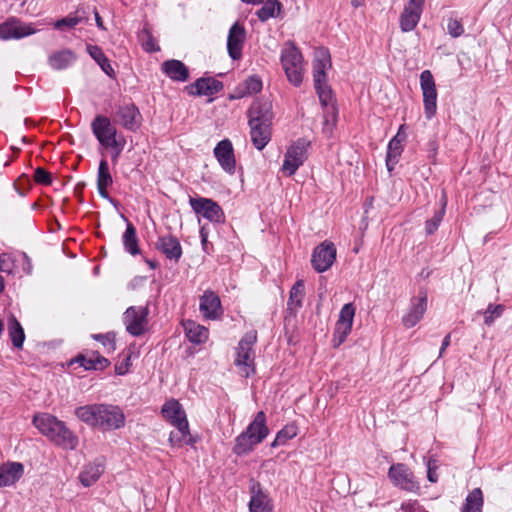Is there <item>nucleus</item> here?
Segmentation results:
<instances>
[{"instance_id":"1","label":"nucleus","mask_w":512,"mask_h":512,"mask_svg":"<svg viewBox=\"0 0 512 512\" xmlns=\"http://www.w3.org/2000/svg\"><path fill=\"white\" fill-rule=\"evenodd\" d=\"M35 427L48 439L64 449L74 450L78 437L55 416L48 413L37 414L33 418Z\"/></svg>"},{"instance_id":"2","label":"nucleus","mask_w":512,"mask_h":512,"mask_svg":"<svg viewBox=\"0 0 512 512\" xmlns=\"http://www.w3.org/2000/svg\"><path fill=\"white\" fill-rule=\"evenodd\" d=\"M331 68V58L327 49H318L313 62L314 88L321 104L331 103L333 94L327 83V71Z\"/></svg>"},{"instance_id":"3","label":"nucleus","mask_w":512,"mask_h":512,"mask_svg":"<svg viewBox=\"0 0 512 512\" xmlns=\"http://www.w3.org/2000/svg\"><path fill=\"white\" fill-rule=\"evenodd\" d=\"M280 60L288 81L294 86H299L303 80V57L293 42L284 45Z\"/></svg>"},{"instance_id":"4","label":"nucleus","mask_w":512,"mask_h":512,"mask_svg":"<svg viewBox=\"0 0 512 512\" xmlns=\"http://www.w3.org/2000/svg\"><path fill=\"white\" fill-rule=\"evenodd\" d=\"M257 342V332L250 330L239 341L237 347V356L235 365L240 369L243 376L249 377L254 373V349L253 346Z\"/></svg>"},{"instance_id":"5","label":"nucleus","mask_w":512,"mask_h":512,"mask_svg":"<svg viewBox=\"0 0 512 512\" xmlns=\"http://www.w3.org/2000/svg\"><path fill=\"white\" fill-rule=\"evenodd\" d=\"M311 142L305 138H299L291 144L284 156L282 172L287 176H292L298 168L304 164L308 158V150Z\"/></svg>"},{"instance_id":"6","label":"nucleus","mask_w":512,"mask_h":512,"mask_svg":"<svg viewBox=\"0 0 512 512\" xmlns=\"http://www.w3.org/2000/svg\"><path fill=\"white\" fill-rule=\"evenodd\" d=\"M420 88L423 95L424 113L428 120L435 116L437 111V89L434 77L430 70L420 74Z\"/></svg>"},{"instance_id":"7","label":"nucleus","mask_w":512,"mask_h":512,"mask_svg":"<svg viewBox=\"0 0 512 512\" xmlns=\"http://www.w3.org/2000/svg\"><path fill=\"white\" fill-rule=\"evenodd\" d=\"M148 308L143 306H131L123 314V323L126 331L132 336H141L147 330Z\"/></svg>"},{"instance_id":"8","label":"nucleus","mask_w":512,"mask_h":512,"mask_svg":"<svg viewBox=\"0 0 512 512\" xmlns=\"http://www.w3.org/2000/svg\"><path fill=\"white\" fill-rule=\"evenodd\" d=\"M91 129L98 142L103 146L111 144L113 141L124 137L118 134L116 127L106 116L97 115L91 123Z\"/></svg>"},{"instance_id":"9","label":"nucleus","mask_w":512,"mask_h":512,"mask_svg":"<svg viewBox=\"0 0 512 512\" xmlns=\"http://www.w3.org/2000/svg\"><path fill=\"white\" fill-rule=\"evenodd\" d=\"M388 477L392 483L409 492H416L419 490V484L415 480L412 471L402 463L393 464L388 471Z\"/></svg>"},{"instance_id":"10","label":"nucleus","mask_w":512,"mask_h":512,"mask_svg":"<svg viewBox=\"0 0 512 512\" xmlns=\"http://www.w3.org/2000/svg\"><path fill=\"white\" fill-rule=\"evenodd\" d=\"M99 429L104 431L116 430L125 425L123 411L115 405L100 404Z\"/></svg>"},{"instance_id":"11","label":"nucleus","mask_w":512,"mask_h":512,"mask_svg":"<svg viewBox=\"0 0 512 512\" xmlns=\"http://www.w3.org/2000/svg\"><path fill=\"white\" fill-rule=\"evenodd\" d=\"M336 259V248L332 242L324 241L315 247L311 264L312 267L319 273L327 271Z\"/></svg>"},{"instance_id":"12","label":"nucleus","mask_w":512,"mask_h":512,"mask_svg":"<svg viewBox=\"0 0 512 512\" xmlns=\"http://www.w3.org/2000/svg\"><path fill=\"white\" fill-rule=\"evenodd\" d=\"M189 204L196 214L201 215L210 222L219 223L224 218L222 208L212 199L209 198H190Z\"/></svg>"},{"instance_id":"13","label":"nucleus","mask_w":512,"mask_h":512,"mask_svg":"<svg viewBox=\"0 0 512 512\" xmlns=\"http://www.w3.org/2000/svg\"><path fill=\"white\" fill-rule=\"evenodd\" d=\"M354 315L355 308L353 304L347 303L342 307L333 335V343L335 347L341 345L351 332Z\"/></svg>"},{"instance_id":"14","label":"nucleus","mask_w":512,"mask_h":512,"mask_svg":"<svg viewBox=\"0 0 512 512\" xmlns=\"http://www.w3.org/2000/svg\"><path fill=\"white\" fill-rule=\"evenodd\" d=\"M427 310V292L419 291L418 295L412 297L406 314L402 317V323L406 328H412L421 321Z\"/></svg>"},{"instance_id":"15","label":"nucleus","mask_w":512,"mask_h":512,"mask_svg":"<svg viewBox=\"0 0 512 512\" xmlns=\"http://www.w3.org/2000/svg\"><path fill=\"white\" fill-rule=\"evenodd\" d=\"M36 32L37 30L31 24H26L16 18H11L0 24V39L2 40L21 39Z\"/></svg>"},{"instance_id":"16","label":"nucleus","mask_w":512,"mask_h":512,"mask_svg":"<svg viewBox=\"0 0 512 512\" xmlns=\"http://www.w3.org/2000/svg\"><path fill=\"white\" fill-rule=\"evenodd\" d=\"M199 310L205 319H219L223 313L219 296L212 290H206L200 297Z\"/></svg>"},{"instance_id":"17","label":"nucleus","mask_w":512,"mask_h":512,"mask_svg":"<svg viewBox=\"0 0 512 512\" xmlns=\"http://www.w3.org/2000/svg\"><path fill=\"white\" fill-rule=\"evenodd\" d=\"M214 156L221 168L228 174H234L236 169V160L234 149L229 139L221 140L214 148Z\"/></svg>"},{"instance_id":"18","label":"nucleus","mask_w":512,"mask_h":512,"mask_svg":"<svg viewBox=\"0 0 512 512\" xmlns=\"http://www.w3.org/2000/svg\"><path fill=\"white\" fill-rule=\"evenodd\" d=\"M246 38V31L239 23H234L228 33L227 50L233 60H238L242 56V49Z\"/></svg>"},{"instance_id":"19","label":"nucleus","mask_w":512,"mask_h":512,"mask_svg":"<svg viewBox=\"0 0 512 512\" xmlns=\"http://www.w3.org/2000/svg\"><path fill=\"white\" fill-rule=\"evenodd\" d=\"M156 249L161 252L167 259L177 263L182 256V247L178 238L174 235L167 234L160 236L155 244Z\"/></svg>"},{"instance_id":"20","label":"nucleus","mask_w":512,"mask_h":512,"mask_svg":"<svg viewBox=\"0 0 512 512\" xmlns=\"http://www.w3.org/2000/svg\"><path fill=\"white\" fill-rule=\"evenodd\" d=\"M253 425H248L245 431L239 434L235 439L233 452L238 455H247L254 450V448L263 441V435L257 437L250 435L253 430Z\"/></svg>"},{"instance_id":"21","label":"nucleus","mask_w":512,"mask_h":512,"mask_svg":"<svg viewBox=\"0 0 512 512\" xmlns=\"http://www.w3.org/2000/svg\"><path fill=\"white\" fill-rule=\"evenodd\" d=\"M141 115L133 104L120 106L116 112V121L124 128L135 131L140 126Z\"/></svg>"},{"instance_id":"22","label":"nucleus","mask_w":512,"mask_h":512,"mask_svg":"<svg viewBox=\"0 0 512 512\" xmlns=\"http://www.w3.org/2000/svg\"><path fill=\"white\" fill-rule=\"evenodd\" d=\"M162 414L173 426H181L180 430L187 428L186 413L178 401L174 399L167 401L162 407Z\"/></svg>"},{"instance_id":"23","label":"nucleus","mask_w":512,"mask_h":512,"mask_svg":"<svg viewBox=\"0 0 512 512\" xmlns=\"http://www.w3.org/2000/svg\"><path fill=\"white\" fill-rule=\"evenodd\" d=\"M270 123L249 119L251 141L256 149L262 150L270 141Z\"/></svg>"},{"instance_id":"24","label":"nucleus","mask_w":512,"mask_h":512,"mask_svg":"<svg viewBox=\"0 0 512 512\" xmlns=\"http://www.w3.org/2000/svg\"><path fill=\"white\" fill-rule=\"evenodd\" d=\"M189 94L212 96L223 89L222 82L212 77L199 78L195 83L186 87Z\"/></svg>"},{"instance_id":"25","label":"nucleus","mask_w":512,"mask_h":512,"mask_svg":"<svg viewBox=\"0 0 512 512\" xmlns=\"http://www.w3.org/2000/svg\"><path fill=\"white\" fill-rule=\"evenodd\" d=\"M423 5L406 3L400 15V28L403 32L412 31L418 24Z\"/></svg>"},{"instance_id":"26","label":"nucleus","mask_w":512,"mask_h":512,"mask_svg":"<svg viewBox=\"0 0 512 512\" xmlns=\"http://www.w3.org/2000/svg\"><path fill=\"white\" fill-rule=\"evenodd\" d=\"M250 119H257L258 122H272V102L268 98H260L253 102L249 110Z\"/></svg>"},{"instance_id":"27","label":"nucleus","mask_w":512,"mask_h":512,"mask_svg":"<svg viewBox=\"0 0 512 512\" xmlns=\"http://www.w3.org/2000/svg\"><path fill=\"white\" fill-rule=\"evenodd\" d=\"M23 474V465L18 462H10L0 467V487L14 484Z\"/></svg>"},{"instance_id":"28","label":"nucleus","mask_w":512,"mask_h":512,"mask_svg":"<svg viewBox=\"0 0 512 512\" xmlns=\"http://www.w3.org/2000/svg\"><path fill=\"white\" fill-rule=\"evenodd\" d=\"M249 510L250 512H273V507L270 504L268 495L261 491L259 485L252 487Z\"/></svg>"},{"instance_id":"29","label":"nucleus","mask_w":512,"mask_h":512,"mask_svg":"<svg viewBox=\"0 0 512 512\" xmlns=\"http://www.w3.org/2000/svg\"><path fill=\"white\" fill-rule=\"evenodd\" d=\"M162 71L172 80L184 82L189 77L187 67L179 60H167L162 64Z\"/></svg>"},{"instance_id":"30","label":"nucleus","mask_w":512,"mask_h":512,"mask_svg":"<svg viewBox=\"0 0 512 512\" xmlns=\"http://www.w3.org/2000/svg\"><path fill=\"white\" fill-rule=\"evenodd\" d=\"M99 410L100 404L84 405L75 409V415L88 426L99 429Z\"/></svg>"},{"instance_id":"31","label":"nucleus","mask_w":512,"mask_h":512,"mask_svg":"<svg viewBox=\"0 0 512 512\" xmlns=\"http://www.w3.org/2000/svg\"><path fill=\"white\" fill-rule=\"evenodd\" d=\"M76 56L70 49H63L52 53L48 58V63L54 70H63L74 63Z\"/></svg>"},{"instance_id":"32","label":"nucleus","mask_w":512,"mask_h":512,"mask_svg":"<svg viewBox=\"0 0 512 512\" xmlns=\"http://www.w3.org/2000/svg\"><path fill=\"white\" fill-rule=\"evenodd\" d=\"M112 183L113 179L109 172L108 162L105 159H102L99 163L97 173V188L99 195L102 198L107 199L109 197L107 189L112 185Z\"/></svg>"},{"instance_id":"33","label":"nucleus","mask_w":512,"mask_h":512,"mask_svg":"<svg viewBox=\"0 0 512 512\" xmlns=\"http://www.w3.org/2000/svg\"><path fill=\"white\" fill-rule=\"evenodd\" d=\"M184 330L189 341L195 344L204 343L209 337L208 329L192 320L184 323Z\"/></svg>"},{"instance_id":"34","label":"nucleus","mask_w":512,"mask_h":512,"mask_svg":"<svg viewBox=\"0 0 512 512\" xmlns=\"http://www.w3.org/2000/svg\"><path fill=\"white\" fill-rule=\"evenodd\" d=\"M324 107V121L322 132L330 137L333 134V131L337 124L338 119V109L334 103V98H332L331 103L321 104Z\"/></svg>"},{"instance_id":"35","label":"nucleus","mask_w":512,"mask_h":512,"mask_svg":"<svg viewBox=\"0 0 512 512\" xmlns=\"http://www.w3.org/2000/svg\"><path fill=\"white\" fill-rule=\"evenodd\" d=\"M103 472L104 466L102 463H89L84 466L79 474V480L85 487H89L100 478Z\"/></svg>"},{"instance_id":"36","label":"nucleus","mask_w":512,"mask_h":512,"mask_svg":"<svg viewBox=\"0 0 512 512\" xmlns=\"http://www.w3.org/2000/svg\"><path fill=\"white\" fill-rule=\"evenodd\" d=\"M8 333L15 348H22L25 340V333L17 318L11 314L8 319Z\"/></svg>"},{"instance_id":"37","label":"nucleus","mask_w":512,"mask_h":512,"mask_svg":"<svg viewBox=\"0 0 512 512\" xmlns=\"http://www.w3.org/2000/svg\"><path fill=\"white\" fill-rule=\"evenodd\" d=\"M305 295V285L303 280H298L292 286L287 302L288 309L297 311L302 307V301Z\"/></svg>"},{"instance_id":"38","label":"nucleus","mask_w":512,"mask_h":512,"mask_svg":"<svg viewBox=\"0 0 512 512\" xmlns=\"http://www.w3.org/2000/svg\"><path fill=\"white\" fill-rule=\"evenodd\" d=\"M86 50L108 76L114 75V69L100 47L88 44Z\"/></svg>"},{"instance_id":"39","label":"nucleus","mask_w":512,"mask_h":512,"mask_svg":"<svg viewBox=\"0 0 512 512\" xmlns=\"http://www.w3.org/2000/svg\"><path fill=\"white\" fill-rule=\"evenodd\" d=\"M483 494L480 488L473 489L466 497L461 512H482Z\"/></svg>"},{"instance_id":"40","label":"nucleus","mask_w":512,"mask_h":512,"mask_svg":"<svg viewBox=\"0 0 512 512\" xmlns=\"http://www.w3.org/2000/svg\"><path fill=\"white\" fill-rule=\"evenodd\" d=\"M123 245L125 250L131 255L139 254L140 250L138 247V238L136 234V229L132 223L128 222L126 230L122 237Z\"/></svg>"},{"instance_id":"41","label":"nucleus","mask_w":512,"mask_h":512,"mask_svg":"<svg viewBox=\"0 0 512 512\" xmlns=\"http://www.w3.org/2000/svg\"><path fill=\"white\" fill-rule=\"evenodd\" d=\"M298 433V428L294 424H289L283 427L276 435L272 442V447L284 445L288 440L294 438Z\"/></svg>"},{"instance_id":"42","label":"nucleus","mask_w":512,"mask_h":512,"mask_svg":"<svg viewBox=\"0 0 512 512\" xmlns=\"http://www.w3.org/2000/svg\"><path fill=\"white\" fill-rule=\"evenodd\" d=\"M78 362L80 363V365L82 367H84L86 370H90V369H104L106 368L108 365H109V361L102 357V356H99V355H95L93 357H90V358H86L84 356H81L78 358Z\"/></svg>"},{"instance_id":"43","label":"nucleus","mask_w":512,"mask_h":512,"mask_svg":"<svg viewBox=\"0 0 512 512\" xmlns=\"http://www.w3.org/2000/svg\"><path fill=\"white\" fill-rule=\"evenodd\" d=\"M253 425V430L250 432V435L257 437V435H263V440L268 436L269 429L266 425V416L263 411H259L254 420L249 424Z\"/></svg>"},{"instance_id":"44","label":"nucleus","mask_w":512,"mask_h":512,"mask_svg":"<svg viewBox=\"0 0 512 512\" xmlns=\"http://www.w3.org/2000/svg\"><path fill=\"white\" fill-rule=\"evenodd\" d=\"M446 199L442 198V207L435 212L433 217L426 221L425 230L427 234H433L439 227L445 214Z\"/></svg>"},{"instance_id":"45","label":"nucleus","mask_w":512,"mask_h":512,"mask_svg":"<svg viewBox=\"0 0 512 512\" xmlns=\"http://www.w3.org/2000/svg\"><path fill=\"white\" fill-rule=\"evenodd\" d=\"M504 309L505 307L502 304H489L483 312L485 325L491 326L496 319L503 315Z\"/></svg>"},{"instance_id":"46","label":"nucleus","mask_w":512,"mask_h":512,"mask_svg":"<svg viewBox=\"0 0 512 512\" xmlns=\"http://www.w3.org/2000/svg\"><path fill=\"white\" fill-rule=\"evenodd\" d=\"M176 431H172L169 436V441L172 445H181L182 443L191 444L192 439L189 433V425L184 430H180L181 426H175Z\"/></svg>"},{"instance_id":"47","label":"nucleus","mask_w":512,"mask_h":512,"mask_svg":"<svg viewBox=\"0 0 512 512\" xmlns=\"http://www.w3.org/2000/svg\"><path fill=\"white\" fill-rule=\"evenodd\" d=\"M139 38L142 43V47L145 51L156 52L160 50L159 46L156 43V40L154 39L153 35L147 28H144L140 32Z\"/></svg>"},{"instance_id":"48","label":"nucleus","mask_w":512,"mask_h":512,"mask_svg":"<svg viewBox=\"0 0 512 512\" xmlns=\"http://www.w3.org/2000/svg\"><path fill=\"white\" fill-rule=\"evenodd\" d=\"M280 3L277 0H267V2L257 11V16L261 21H266L275 16L276 7L279 8Z\"/></svg>"},{"instance_id":"49","label":"nucleus","mask_w":512,"mask_h":512,"mask_svg":"<svg viewBox=\"0 0 512 512\" xmlns=\"http://www.w3.org/2000/svg\"><path fill=\"white\" fill-rule=\"evenodd\" d=\"M93 338L97 341H99L104 348L106 349V352L110 353L115 351L116 344H115V334L112 332L106 333V334H96L93 335Z\"/></svg>"},{"instance_id":"50","label":"nucleus","mask_w":512,"mask_h":512,"mask_svg":"<svg viewBox=\"0 0 512 512\" xmlns=\"http://www.w3.org/2000/svg\"><path fill=\"white\" fill-rule=\"evenodd\" d=\"M126 145V140L124 137L119 138L116 141H113L111 144L105 146L107 149H111L112 153V161L113 163H116L121 152L123 151L124 147Z\"/></svg>"},{"instance_id":"51","label":"nucleus","mask_w":512,"mask_h":512,"mask_svg":"<svg viewBox=\"0 0 512 512\" xmlns=\"http://www.w3.org/2000/svg\"><path fill=\"white\" fill-rule=\"evenodd\" d=\"M447 30H448V33L452 37H455V38L461 36L464 33V28H463L462 23L458 19H455V18L448 19Z\"/></svg>"},{"instance_id":"52","label":"nucleus","mask_w":512,"mask_h":512,"mask_svg":"<svg viewBox=\"0 0 512 512\" xmlns=\"http://www.w3.org/2000/svg\"><path fill=\"white\" fill-rule=\"evenodd\" d=\"M402 151V144L396 139H391L387 147V156L391 157V161L399 159Z\"/></svg>"},{"instance_id":"53","label":"nucleus","mask_w":512,"mask_h":512,"mask_svg":"<svg viewBox=\"0 0 512 512\" xmlns=\"http://www.w3.org/2000/svg\"><path fill=\"white\" fill-rule=\"evenodd\" d=\"M81 21V19L77 16H67L65 18H62L60 20H57L55 23H54V27L56 29H63V28H73L75 27L77 24H79Z\"/></svg>"},{"instance_id":"54","label":"nucleus","mask_w":512,"mask_h":512,"mask_svg":"<svg viewBox=\"0 0 512 512\" xmlns=\"http://www.w3.org/2000/svg\"><path fill=\"white\" fill-rule=\"evenodd\" d=\"M245 89L247 94L257 93L262 89V81L256 76L249 77L245 81Z\"/></svg>"},{"instance_id":"55","label":"nucleus","mask_w":512,"mask_h":512,"mask_svg":"<svg viewBox=\"0 0 512 512\" xmlns=\"http://www.w3.org/2000/svg\"><path fill=\"white\" fill-rule=\"evenodd\" d=\"M34 180L42 185H50L52 183L51 174L42 167L35 169Z\"/></svg>"},{"instance_id":"56","label":"nucleus","mask_w":512,"mask_h":512,"mask_svg":"<svg viewBox=\"0 0 512 512\" xmlns=\"http://www.w3.org/2000/svg\"><path fill=\"white\" fill-rule=\"evenodd\" d=\"M436 470H437L436 460L429 459L427 462V477H428V480L432 483H435L438 481V474H437Z\"/></svg>"},{"instance_id":"57","label":"nucleus","mask_w":512,"mask_h":512,"mask_svg":"<svg viewBox=\"0 0 512 512\" xmlns=\"http://www.w3.org/2000/svg\"><path fill=\"white\" fill-rule=\"evenodd\" d=\"M130 367V356L125 357L121 362L115 365V372L118 375H125Z\"/></svg>"},{"instance_id":"58","label":"nucleus","mask_w":512,"mask_h":512,"mask_svg":"<svg viewBox=\"0 0 512 512\" xmlns=\"http://www.w3.org/2000/svg\"><path fill=\"white\" fill-rule=\"evenodd\" d=\"M0 271L10 273L12 271V265L10 258L6 254L0 256Z\"/></svg>"},{"instance_id":"59","label":"nucleus","mask_w":512,"mask_h":512,"mask_svg":"<svg viewBox=\"0 0 512 512\" xmlns=\"http://www.w3.org/2000/svg\"><path fill=\"white\" fill-rule=\"evenodd\" d=\"M450 345V334L446 335L442 341V345L439 352V357H442L446 348Z\"/></svg>"},{"instance_id":"60","label":"nucleus","mask_w":512,"mask_h":512,"mask_svg":"<svg viewBox=\"0 0 512 512\" xmlns=\"http://www.w3.org/2000/svg\"><path fill=\"white\" fill-rule=\"evenodd\" d=\"M392 139L398 140L401 144L405 141L406 133L403 131V126H400L397 134Z\"/></svg>"},{"instance_id":"61","label":"nucleus","mask_w":512,"mask_h":512,"mask_svg":"<svg viewBox=\"0 0 512 512\" xmlns=\"http://www.w3.org/2000/svg\"><path fill=\"white\" fill-rule=\"evenodd\" d=\"M390 160H392L391 157L386 156V166H387V169L389 171H392L394 169L395 165L397 164L398 159H395L394 161H390Z\"/></svg>"},{"instance_id":"62","label":"nucleus","mask_w":512,"mask_h":512,"mask_svg":"<svg viewBox=\"0 0 512 512\" xmlns=\"http://www.w3.org/2000/svg\"><path fill=\"white\" fill-rule=\"evenodd\" d=\"M95 21H96V25H97L98 28H100L102 30L105 29L104 24H103V20L100 17V15L98 14L97 11H95Z\"/></svg>"},{"instance_id":"63","label":"nucleus","mask_w":512,"mask_h":512,"mask_svg":"<svg viewBox=\"0 0 512 512\" xmlns=\"http://www.w3.org/2000/svg\"><path fill=\"white\" fill-rule=\"evenodd\" d=\"M24 259L26 261V264L23 266V269H24V271H26L29 274V273H31V268H32L31 261L26 254H24Z\"/></svg>"},{"instance_id":"64","label":"nucleus","mask_w":512,"mask_h":512,"mask_svg":"<svg viewBox=\"0 0 512 512\" xmlns=\"http://www.w3.org/2000/svg\"><path fill=\"white\" fill-rule=\"evenodd\" d=\"M200 237H201V242H202V245L205 246L206 243H207V237H208V234L207 232L205 231V228L202 227L200 229Z\"/></svg>"}]
</instances>
